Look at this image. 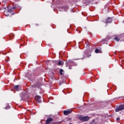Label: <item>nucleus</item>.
<instances>
[{
    "label": "nucleus",
    "instance_id": "obj_1",
    "mask_svg": "<svg viewBox=\"0 0 124 124\" xmlns=\"http://www.w3.org/2000/svg\"><path fill=\"white\" fill-rule=\"evenodd\" d=\"M20 96L21 97L20 100H24L25 98L27 99L30 96V95L29 94V92H25L21 93L20 94Z\"/></svg>",
    "mask_w": 124,
    "mask_h": 124
},
{
    "label": "nucleus",
    "instance_id": "obj_2",
    "mask_svg": "<svg viewBox=\"0 0 124 124\" xmlns=\"http://www.w3.org/2000/svg\"><path fill=\"white\" fill-rule=\"evenodd\" d=\"M78 119H79L80 121H82V122H87V121L90 120V117L88 116L83 117L82 116H79Z\"/></svg>",
    "mask_w": 124,
    "mask_h": 124
},
{
    "label": "nucleus",
    "instance_id": "obj_3",
    "mask_svg": "<svg viewBox=\"0 0 124 124\" xmlns=\"http://www.w3.org/2000/svg\"><path fill=\"white\" fill-rule=\"evenodd\" d=\"M74 63V62H73V61H72V60H68L66 61V62L65 63L66 67H67V66H72V65H73Z\"/></svg>",
    "mask_w": 124,
    "mask_h": 124
},
{
    "label": "nucleus",
    "instance_id": "obj_4",
    "mask_svg": "<svg viewBox=\"0 0 124 124\" xmlns=\"http://www.w3.org/2000/svg\"><path fill=\"white\" fill-rule=\"evenodd\" d=\"M106 21V24H110L112 23V22L113 21V19H112V17H108Z\"/></svg>",
    "mask_w": 124,
    "mask_h": 124
},
{
    "label": "nucleus",
    "instance_id": "obj_5",
    "mask_svg": "<svg viewBox=\"0 0 124 124\" xmlns=\"http://www.w3.org/2000/svg\"><path fill=\"white\" fill-rule=\"evenodd\" d=\"M35 99L39 103H41V102H42V101H41V97L40 96H36Z\"/></svg>",
    "mask_w": 124,
    "mask_h": 124
},
{
    "label": "nucleus",
    "instance_id": "obj_6",
    "mask_svg": "<svg viewBox=\"0 0 124 124\" xmlns=\"http://www.w3.org/2000/svg\"><path fill=\"white\" fill-rule=\"evenodd\" d=\"M71 113V110H64L63 114L66 116L69 115Z\"/></svg>",
    "mask_w": 124,
    "mask_h": 124
},
{
    "label": "nucleus",
    "instance_id": "obj_7",
    "mask_svg": "<svg viewBox=\"0 0 124 124\" xmlns=\"http://www.w3.org/2000/svg\"><path fill=\"white\" fill-rule=\"evenodd\" d=\"M56 64H57V65H62V64H63V62L60 61L59 62L56 61L55 62Z\"/></svg>",
    "mask_w": 124,
    "mask_h": 124
},
{
    "label": "nucleus",
    "instance_id": "obj_8",
    "mask_svg": "<svg viewBox=\"0 0 124 124\" xmlns=\"http://www.w3.org/2000/svg\"><path fill=\"white\" fill-rule=\"evenodd\" d=\"M50 122H53V118L49 117L46 121V124H49L50 123Z\"/></svg>",
    "mask_w": 124,
    "mask_h": 124
},
{
    "label": "nucleus",
    "instance_id": "obj_9",
    "mask_svg": "<svg viewBox=\"0 0 124 124\" xmlns=\"http://www.w3.org/2000/svg\"><path fill=\"white\" fill-rule=\"evenodd\" d=\"M5 107H4L3 108L5 109V110H8V109H10V106L8 104H6L5 105Z\"/></svg>",
    "mask_w": 124,
    "mask_h": 124
},
{
    "label": "nucleus",
    "instance_id": "obj_10",
    "mask_svg": "<svg viewBox=\"0 0 124 124\" xmlns=\"http://www.w3.org/2000/svg\"><path fill=\"white\" fill-rule=\"evenodd\" d=\"M115 112H120V111H122V109H121V108L120 107H117L115 108Z\"/></svg>",
    "mask_w": 124,
    "mask_h": 124
},
{
    "label": "nucleus",
    "instance_id": "obj_11",
    "mask_svg": "<svg viewBox=\"0 0 124 124\" xmlns=\"http://www.w3.org/2000/svg\"><path fill=\"white\" fill-rule=\"evenodd\" d=\"M115 39L116 41H120L121 40V37H115Z\"/></svg>",
    "mask_w": 124,
    "mask_h": 124
},
{
    "label": "nucleus",
    "instance_id": "obj_12",
    "mask_svg": "<svg viewBox=\"0 0 124 124\" xmlns=\"http://www.w3.org/2000/svg\"><path fill=\"white\" fill-rule=\"evenodd\" d=\"M14 89L16 91H19V85H16V86H15Z\"/></svg>",
    "mask_w": 124,
    "mask_h": 124
},
{
    "label": "nucleus",
    "instance_id": "obj_13",
    "mask_svg": "<svg viewBox=\"0 0 124 124\" xmlns=\"http://www.w3.org/2000/svg\"><path fill=\"white\" fill-rule=\"evenodd\" d=\"M119 108H120L121 110H124V105H121L119 106Z\"/></svg>",
    "mask_w": 124,
    "mask_h": 124
},
{
    "label": "nucleus",
    "instance_id": "obj_14",
    "mask_svg": "<svg viewBox=\"0 0 124 124\" xmlns=\"http://www.w3.org/2000/svg\"><path fill=\"white\" fill-rule=\"evenodd\" d=\"M62 72H63V70H62V69H60V75H62L63 74V73Z\"/></svg>",
    "mask_w": 124,
    "mask_h": 124
},
{
    "label": "nucleus",
    "instance_id": "obj_15",
    "mask_svg": "<svg viewBox=\"0 0 124 124\" xmlns=\"http://www.w3.org/2000/svg\"><path fill=\"white\" fill-rule=\"evenodd\" d=\"M91 124H96V123H95V120H93L92 122L91 123Z\"/></svg>",
    "mask_w": 124,
    "mask_h": 124
},
{
    "label": "nucleus",
    "instance_id": "obj_16",
    "mask_svg": "<svg viewBox=\"0 0 124 124\" xmlns=\"http://www.w3.org/2000/svg\"><path fill=\"white\" fill-rule=\"evenodd\" d=\"M7 12H9L10 13H11L12 12V9H8L7 10Z\"/></svg>",
    "mask_w": 124,
    "mask_h": 124
},
{
    "label": "nucleus",
    "instance_id": "obj_17",
    "mask_svg": "<svg viewBox=\"0 0 124 124\" xmlns=\"http://www.w3.org/2000/svg\"><path fill=\"white\" fill-rule=\"evenodd\" d=\"M100 51L98 50V49L96 48L95 50V52L97 54L98 53H99Z\"/></svg>",
    "mask_w": 124,
    "mask_h": 124
},
{
    "label": "nucleus",
    "instance_id": "obj_18",
    "mask_svg": "<svg viewBox=\"0 0 124 124\" xmlns=\"http://www.w3.org/2000/svg\"><path fill=\"white\" fill-rule=\"evenodd\" d=\"M73 64L74 65H75V66H76V65H77V63H75V62H74Z\"/></svg>",
    "mask_w": 124,
    "mask_h": 124
},
{
    "label": "nucleus",
    "instance_id": "obj_19",
    "mask_svg": "<svg viewBox=\"0 0 124 124\" xmlns=\"http://www.w3.org/2000/svg\"><path fill=\"white\" fill-rule=\"evenodd\" d=\"M116 120H117V121H120V118H116Z\"/></svg>",
    "mask_w": 124,
    "mask_h": 124
},
{
    "label": "nucleus",
    "instance_id": "obj_20",
    "mask_svg": "<svg viewBox=\"0 0 124 124\" xmlns=\"http://www.w3.org/2000/svg\"><path fill=\"white\" fill-rule=\"evenodd\" d=\"M69 69H72V68H71V67H70V66H69Z\"/></svg>",
    "mask_w": 124,
    "mask_h": 124
},
{
    "label": "nucleus",
    "instance_id": "obj_21",
    "mask_svg": "<svg viewBox=\"0 0 124 124\" xmlns=\"http://www.w3.org/2000/svg\"><path fill=\"white\" fill-rule=\"evenodd\" d=\"M15 8H16V7H13L12 9H15Z\"/></svg>",
    "mask_w": 124,
    "mask_h": 124
},
{
    "label": "nucleus",
    "instance_id": "obj_22",
    "mask_svg": "<svg viewBox=\"0 0 124 124\" xmlns=\"http://www.w3.org/2000/svg\"><path fill=\"white\" fill-rule=\"evenodd\" d=\"M124 36V35H121V37H123Z\"/></svg>",
    "mask_w": 124,
    "mask_h": 124
},
{
    "label": "nucleus",
    "instance_id": "obj_23",
    "mask_svg": "<svg viewBox=\"0 0 124 124\" xmlns=\"http://www.w3.org/2000/svg\"><path fill=\"white\" fill-rule=\"evenodd\" d=\"M6 16H7H7H9V15H6Z\"/></svg>",
    "mask_w": 124,
    "mask_h": 124
},
{
    "label": "nucleus",
    "instance_id": "obj_24",
    "mask_svg": "<svg viewBox=\"0 0 124 124\" xmlns=\"http://www.w3.org/2000/svg\"><path fill=\"white\" fill-rule=\"evenodd\" d=\"M36 26H38V24H36Z\"/></svg>",
    "mask_w": 124,
    "mask_h": 124
},
{
    "label": "nucleus",
    "instance_id": "obj_25",
    "mask_svg": "<svg viewBox=\"0 0 124 124\" xmlns=\"http://www.w3.org/2000/svg\"><path fill=\"white\" fill-rule=\"evenodd\" d=\"M121 41V42H122V41H123V40H121V41Z\"/></svg>",
    "mask_w": 124,
    "mask_h": 124
}]
</instances>
